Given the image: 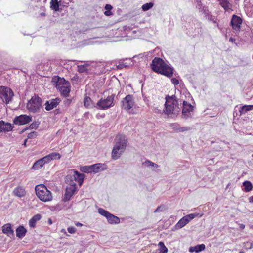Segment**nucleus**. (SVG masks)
<instances>
[{"mask_svg": "<svg viewBox=\"0 0 253 253\" xmlns=\"http://www.w3.org/2000/svg\"><path fill=\"white\" fill-rule=\"evenodd\" d=\"M36 195L42 202H47L52 200L51 192L43 184L37 185L35 187Z\"/></svg>", "mask_w": 253, "mask_h": 253, "instance_id": "5", "label": "nucleus"}, {"mask_svg": "<svg viewBox=\"0 0 253 253\" xmlns=\"http://www.w3.org/2000/svg\"><path fill=\"white\" fill-rule=\"evenodd\" d=\"M41 217L42 216L40 214H37L33 216L29 221L30 227L35 228L36 222L39 221L41 219Z\"/></svg>", "mask_w": 253, "mask_h": 253, "instance_id": "25", "label": "nucleus"}, {"mask_svg": "<svg viewBox=\"0 0 253 253\" xmlns=\"http://www.w3.org/2000/svg\"><path fill=\"white\" fill-rule=\"evenodd\" d=\"M98 212L101 215L105 217L108 223L111 224H118L120 222V218L110 213L103 208H99Z\"/></svg>", "mask_w": 253, "mask_h": 253, "instance_id": "10", "label": "nucleus"}, {"mask_svg": "<svg viewBox=\"0 0 253 253\" xmlns=\"http://www.w3.org/2000/svg\"><path fill=\"white\" fill-rule=\"evenodd\" d=\"M71 2V0H51L50 2V7L55 11H59V6H68V5Z\"/></svg>", "mask_w": 253, "mask_h": 253, "instance_id": "11", "label": "nucleus"}, {"mask_svg": "<svg viewBox=\"0 0 253 253\" xmlns=\"http://www.w3.org/2000/svg\"><path fill=\"white\" fill-rule=\"evenodd\" d=\"M52 82L54 83L56 88L60 92L61 95L64 97L69 96L70 92V84L66 81L63 78L54 77L52 78Z\"/></svg>", "mask_w": 253, "mask_h": 253, "instance_id": "4", "label": "nucleus"}, {"mask_svg": "<svg viewBox=\"0 0 253 253\" xmlns=\"http://www.w3.org/2000/svg\"><path fill=\"white\" fill-rule=\"evenodd\" d=\"M122 105L124 109L129 110L134 105V101L132 95H126L122 101Z\"/></svg>", "mask_w": 253, "mask_h": 253, "instance_id": "15", "label": "nucleus"}, {"mask_svg": "<svg viewBox=\"0 0 253 253\" xmlns=\"http://www.w3.org/2000/svg\"><path fill=\"white\" fill-rule=\"evenodd\" d=\"M154 5L152 2L146 3L142 6V9L144 11H146L151 8Z\"/></svg>", "mask_w": 253, "mask_h": 253, "instance_id": "36", "label": "nucleus"}, {"mask_svg": "<svg viewBox=\"0 0 253 253\" xmlns=\"http://www.w3.org/2000/svg\"><path fill=\"white\" fill-rule=\"evenodd\" d=\"M13 194L15 197L22 198L26 196L27 191L23 186L18 185L14 189Z\"/></svg>", "mask_w": 253, "mask_h": 253, "instance_id": "17", "label": "nucleus"}, {"mask_svg": "<svg viewBox=\"0 0 253 253\" xmlns=\"http://www.w3.org/2000/svg\"><path fill=\"white\" fill-rule=\"evenodd\" d=\"M80 169L81 170V171L84 172H85V173L91 172L90 166H85L82 167H81Z\"/></svg>", "mask_w": 253, "mask_h": 253, "instance_id": "37", "label": "nucleus"}, {"mask_svg": "<svg viewBox=\"0 0 253 253\" xmlns=\"http://www.w3.org/2000/svg\"><path fill=\"white\" fill-rule=\"evenodd\" d=\"M235 39H234V38H230L229 39V41H230V42H235Z\"/></svg>", "mask_w": 253, "mask_h": 253, "instance_id": "46", "label": "nucleus"}, {"mask_svg": "<svg viewBox=\"0 0 253 253\" xmlns=\"http://www.w3.org/2000/svg\"><path fill=\"white\" fill-rule=\"evenodd\" d=\"M49 222H50V223H51V220H50V219L49 220Z\"/></svg>", "mask_w": 253, "mask_h": 253, "instance_id": "52", "label": "nucleus"}, {"mask_svg": "<svg viewBox=\"0 0 253 253\" xmlns=\"http://www.w3.org/2000/svg\"><path fill=\"white\" fill-rule=\"evenodd\" d=\"M170 126L174 131L177 132H184L190 129V128L181 127L180 125L177 123H172L170 124Z\"/></svg>", "mask_w": 253, "mask_h": 253, "instance_id": "23", "label": "nucleus"}, {"mask_svg": "<svg viewBox=\"0 0 253 253\" xmlns=\"http://www.w3.org/2000/svg\"><path fill=\"white\" fill-rule=\"evenodd\" d=\"M12 126L10 123H5L4 121H0V131L9 132L12 129Z\"/></svg>", "mask_w": 253, "mask_h": 253, "instance_id": "21", "label": "nucleus"}, {"mask_svg": "<svg viewBox=\"0 0 253 253\" xmlns=\"http://www.w3.org/2000/svg\"><path fill=\"white\" fill-rule=\"evenodd\" d=\"M67 230H68V232L71 233V234L75 233L76 232V228L75 227H72V226L69 227L67 228Z\"/></svg>", "mask_w": 253, "mask_h": 253, "instance_id": "40", "label": "nucleus"}, {"mask_svg": "<svg viewBox=\"0 0 253 253\" xmlns=\"http://www.w3.org/2000/svg\"><path fill=\"white\" fill-rule=\"evenodd\" d=\"M26 142H27V140H25L24 142V143H23V145L26 146Z\"/></svg>", "mask_w": 253, "mask_h": 253, "instance_id": "49", "label": "nucleus"}, {"mask_svg": "<svg viewBox=\"0 0 253 253\" xmlns=\"http://www.w3.org/2000/svg\"><path fill=\"white\" fill-rule=\"evenodd\" d=\"M2 232L8 236L14 235V231L12 229L11 224L7 223L2 227Z\"/></svg>", "mask_w": 253, "mask_h": 253, "instance_id": "22", "label": "nucleus"}, {"mask_svg": "<svg viewBox=\"0 0 253 253\" xmlns=\"http://www.w3.org/2000/svg\"><path fill=\"white\" fill-rule=\"evenodd\" d=\"M41 15H43L44 16V15H45V13H41Z\"/></svg>", "mask_w": 253, "mask_h": 253, "instance_id": "50", "label": "nucleus"}, {"mask_svg": "<svg viewBox=\"0 0 253 253\" xmlns=\"http://www.w3.org/2000/svg\"><path fill=\"white\" fill-rule=\"evenodd\" d=\"M113 8V7L110 4H106L105 6V9L106 10L104 14H105V15L107 16H111L113 15V13L112 12H111V10Z\"/></svg>", "mask_w": 253, "mask_h": 253, "instance_id": "34", "label": "nucleus"}, {"mask_svg": "<svg viewBox=\"0 0 253 253\" xmlns=\"http://www.w3.org/2000/svg\"><path fill=\"white\" fill-rule=\"evenodd\" d=\"M91 172L97 173L100 171L101 164L100 163L95 164L90 166Z\"/></svg>", "mask_w": 253, "mask_h": 253, "instance_id": "32", "label": "nucleus"}, {"mask_svg": "<svg viewBox=\"0 0 253 253\" xmlns=\"http://www.w3.org/2000/svg\"><path fill=\"white\" fill-rule=\"evenodd\" d=\"M152 70L155 72L171 78L173 74V69L159 57H155L151 64Z\"/></svg>", "mask_w": 253, "mask_h": 253, "instance_id": "1", "label": "nucleus"}, {"mask_svg": "<svg viewBox=\"0 0 253 253\" xmlns=\"http://www.w3.org/2000/svg\"><path fill=\"white\" fill-rule=\"evenodd\" d=\"M242 23V19L236 15L232 16L231 20V26L232 29L235 31L237 33L240 31L241 25Z\"/></svg>", "mask_w": 253, "mask_h": 253, "instance_id": "14", "label": "nucleus"}, {"mask_svg": "<svg viewBox=\"0 0 253 253\" xmlns=\"http://www.w3.org/2000/svg\"><path fill=\"white\" fill-rule=\"evenodd\" d=\"M42 102L41 98L38 96L35 95L28 102L27 108L31 112H38L41 108Z\"/></svg>", "mask_w": 253, "mask_h": 253, "instance_id": "7", "label": "nucleus"}, {"mask_svg": "<svg viewBox=\"0 0 253 253\" xmlns=\"http://www.w3.org/2000/svg\"><path fill=\"white\" fill-rule=\"evenodd\" d=\"M48 155L51 161L54 160H59L61 158V155L59 153L53 152Z\"/></svg>", "mask_w": 253, "mask_h": 253, "instance_id": "35", "label": "nucleus"}, {"mask_svg": "<svg viewBox=\"0 0 253 253\" xmlns=\"http://www.w3.org/2000/svg\"><path fill=\"white\" fill-rule=\"evenodd\" d=\"M253 109V105H245L240 107L239 112L240 114H245L248 111L252 110Z\"/></svg>", "mask_w": 253, "mask_h": 253, "instance_id": "27", "label": "nucleus"}, {"mask_svg": "<svg viewBox=\"0 0 253 253\" xmlns=\"http://www.w3.org/2000/svg\"><path fill=\"white\" fill-rule=\"evenodd\" d=\"M171 83L175 85H177L179 84V80L176 78H173L171 79Z\"/></svg>", "mask_w": 253, "mask_h": 253, "instance_id": "41", "label": "nucleus"}, {"mask_svg": "<svg viewBox=\"0 0 253 253\" xmlns=\"http://www.w3.org/2000/svg\"><path fill=\"white\" fill-rule=\"evenodd\" d=\"M115 94H112L106 99H101L97 103V106L101 110L107 109L114 106V101Z\"/></svg>", "mask_w": 253, "mask_h": 253, "instance_id": "9", "label": "nucleus"}, {"mask_svg": "<svg viewBox=\"0 0 253 253\" xmlns=\"http://www.w3.org/2000/svg\"><path fill=\"white\" fill-rule=\"evenodd\" d=\"M71 176H66L65 177V181L69 185L65 190L63 201L65 202L68 201L70 200L71 197L75 194L77 190V185L75 182H72Z\"/></svg>", "mask_w": 253, "mask_h": 253, "instance_id": "6", "label": "nucleus"}, {"mask_svg": "<svg viewBox=\"0 0 253 253\" xmlns=\"http://www.w3.org/2000/svg\"><path fill=\"white\" fill-rule=\"evenodd\" d=\"M89 64L85 63L83 65H78V71L79 73L86 72L88 70Z\"/></svg>", "mask_w": 253, "mask_h": 253, "instance_id": "30", "label": "nucleus"}, {"mask_svg": "<svg viewBox=\"0 0 253 253\" xmlns=\"http://www.w3.org/2000/svg\"><path fill=\"white\" fill-rule=\"evenodd\" d=\"M41 159L43 161V163L44 164H48L51 161V160H50V157H49V155H47L44 156V157H43V158H42Z\"/></svg>", "mask_w": 253, "mask_h": 253, "instance_id": "38", "label": "nucleus"}, {"mask_svg": "<svg viewBox=\"0 0 253 253\" xmlns=\"http://www.w3.org/2000/svg\"><path fill=\"white\" fill-rule=\"evenodd\" d=\"M240 228L242 229H244L245 228V225L243 224H241L240 226Z\"/></svg>", "mask_w": 253, "mask_h": 253, "instance_id": "48", "label": "nucleus"}, {"mask_svg": "<svg viewBox=\"0 0 253 253\" xmlns=\"http://www.w3.org/2000/svg\"><path fill=\"white\" fill-rule=\"evenodd\" d=\"M193 110V106L188 103L187 101H184L183 102L182 115L185 117H188L189 114Z\"/></svg>", "mask_w": 253, "mask_h": 253, "instance_id": "20", "label": "nucleus"}, {"mask_svg": "<svg viewBox=\"0 0 253 253\" xmlns=\"http://www.w3.org/2000/svg\"><path fill=\"white\" fill-rule=\"evenodd\" d=\"M249 202L250 203H253V195L251 196L249 198Z\"/></svg>", "mask_w": 253, "mask_h": 253, "instance_id": "44", "label": "nucleus"}, {"mask_svg": "<svg viewBox=\"0 0 253 253\" xmlns=\"http://www.w3.org/2000/svg\"><path fill=\"white\" fill-rule=\"evenodd\" d=\"M243 185L244 187V191L248 192L251 191L253 189V185L249 181H246L243 183Z\"/></svg>", "mask_w": 253, "mask_h": 253, "instance_id": "29", "label": "nucleus"}, {"mask_svg": "<svg viewBox=\"0 0 253 253\" xmlns=\"http://www.w3.org/2000/svg\"><path fill=\"white\" fill-rule=\"evenodd\" d=\"M145 163L147 164V166L154 167L156 168L158 167V165L149 160H147L145 162Z\"/></svg>", "mask_w": 253, "mask_h": 253, "instance_id": "39", "label": "nucleus"}, {"mask_svg": "<svg viewBox=\"0 0 253 253\" xmlns=\"http://www.w3.org/2000/svg\"><path fill=\"white\" fill-rule=\"evenodd\" d=\"M160 206H158L157 207V208L156 209V210L154 211L155 212H159L160 210Z\"/></svg>", "mask_w": 253, "mask_h": 253, "instance_id": "45", "label": "nucleus"}, {"mask_svg": "<svg viewBox=\"0 0 253 253\" xmlns=\"http://www.w3.org/2000/svg\"><path fill=\"white\" fill-rule=\"evenodd\" d=\"M60 101L61 100L59 98H56L55 99H52L47 101L45 104V110L47 111H50L53 109L59 104Z\"/></svg>", "mask_w": 253, "mask_h": 253, "instance_id": "18", "label": "nucleus"}, {"mask_svg": "<svg viewBox=\"0 0 253 253\" xmlns=\"http://www.w3.org/2000/svg\"><path fill=\"white\" fill-rule=\"evenodd\" d=\"M33 135H36V132H33L32 133H30L28 135V138H31V137H32Z\"/></svg>", "mask_w": 253, "mask_h": 253, "instance_id": "42", "label": "nucleus"}, {"mask_svg": "<svg viewBox=\"0 0 253 253\" xmlns=\"http://www.w3.org/2000/svg\"><path fill=\"white\" fill-rule=\"evenodd\" d=\"M84 104L86 108H89L93 106V102L91 98L88 96H86L84 99Z\"/></svg>", "mask_w": 253, "mask_h": 253, "instance_id": "31", "label": "nucleus"}, {"mask_svg": "<svg viewBox=\"0 0 253 253\" xmlns=\"http://www.w3.org/2000/svg\"><path fill=\"white\" fill-rule=\"evenodd\" d=\"M67 176H73L71 179L72 182H75V183L77 182L80 186L82 185L85 178L84 174L80 173L75 169H71L70 173Z\"/></svg>", "mask_w": 253, "mask_h": 253, "instance_id": "12", "label": "nucleus"}, {"mask_svg": "<svg viewBox=\"0 0 253 253\" xmlns=\"http://www.w3.org/2000/svg\"><path fill=\"white\" fill-rule=\"evenodd\" d=\"M13 96V92L10 88L3 86H0V98L4 103H9Z\"/></svg>", "mask_w": 253, "mask_h": 253, "instance_id": "8", "label": "nucleus"}, {"mask_svg": "<svg viewBox=\"0 0 253 253\" xmlns=\"http://www.w3.org/2000/svg\"><path fill=\"white\" fill-rule=\"evenodd\" d=\"M115 140L116 144L112 151V158L114 160H117L120 158L126 149L127 143V139L124 135H117Z\"/></svg>", "mask_w": 253, "mask_h": 253, "instance_id": "2", "label": "nucleus"}, {"mask_svg": "<svg viewBox=\"0 0 253 253\" xmlns=\"http://www.w3.org/2000/svg\"><path fill=\"white\" fill-rule=\"evenodd\" d=\"M75 225H76V226H77V227H81V226H83V224H82V223H80V222H76V223H75Z\"/></svg>", "mask_w": 253, "mask_h": 253, "instance_id": "43", "label": "nucleus"}, {"mask_svg": "<svg viewBox=\"0 0 253 253\" xmlns=\"http://www.w3.org/2000/svg\"><path fill=\"white\" fill-rule=\"evenodd\" d=\"M164 113L168 115L176 114L180 111L178 100L175 95H167Z\"/></svg>", "mask_w": 253, "mask_h": 253, "instance_id": "3", "label": "nucleus"}, {"mask_svg": "<svg viewBox=\"0 0 253 253\" xmlns=\"http://www.w3.org/2000/svg\"><path fill=\"white\" fill-rule=\"evenodd\" d=\"M217 1L225 11L229 12L232 11V4L229 0H217Z\"/></svg>", "mask_w": 253, "mask_h": 253, "instance_id": "19", "label": "nucleus"}, {"mask_svg": "<svg viewBox=\"0 0 253 253\" xmlns=\"http://www.w3.org/2000/svg\"><path fill=\"white\" fill-rule=\"evenodd\" d=\"M205 249V245L204 244L197 245L194 247H191L189 251L191 253H193L194 252L198 253L204 250Z\"/></svg>", "mask_w": 253, "mask_h": 253, "instance_id": "26", "label": "nucleus"}, {"mask_svg": "<svg viewBox=\"0 0 253 253\" xmlns=\"http://www.w3.org/2000/svg\"><path fill=\"white\" fill-rule=\"evenodd\" d=\"M158 245L159 246V253H167L168 249L163 242H160Z\"/></svg>", "mask_w": 253, "mask_h": 253, "instance_id": "33", "label": "nucleus"}, {"mask_svg": "<svg viewBox=\"0 0 253 253\" xmlns=\"http://www.w3.org/2000/svg\"><path fill=\"white\" fill-rule=\"evenodd\" d=\"M240 253H245L243 251H240Z\"/></svg>", "mask_w": 253, "mask_h": 253, "instance_id": "51", "label": "nucleus"}, {"mask_svg": "<svg viewBox=\"0 0 253 253\" xmlns=\"http://www.w3.org/2000/svg\"><path fill=\"white\" fill-rule=\"evenodd\" d=\"M44 165L43 161L42 159H40L34 163L32 169L34 170H38L41 169Z\"/></svg>", "mask_w": 253, "mask_h": 253, "instance_id": "28", "label": "nucleus"}, {"mask_svg": "<svg viewBox=\"0 0 253 253\" xmlns=\"http://www.w3.org/2000/svg\"><path fill=\"white\" fill-rule=\"evenodd\" d=\"M32 121V118L27 115H21L16 117L14 120L15 125H23L29 123Z\"/></svg>", "mask_w": 253, "mask_h": 253, "instance_id": "16", "label": "nucleus"}, {"mask_svg": "<svg viewBox=\"0 0 253 253\" xmlns=\"http://www.w3.org/2000/svg\"><path fill=\"white\" fill-rule=\"evenodd\" d=\"M198 214L191 213L183 216L181 218L178 223L176 224V226L177 228H181L185 226L190 221L197 216Z\"/></svg>", "mask_w": 253, "mask_h": 253, "instance_id": "13", "label": "nucleus"}, {"mask_svg": "<svg viewBox=\"0 0 253 253\" xmlns=\"http://www.w3.org/2000/svg\"><path fill=\"white\" fill-rule=\"evenodd\" d=\"M27 233V230L23 226H19L16 230V236L19 238L24 237Z\"/></svg>", "mask_w": 253, "mask_h": 253, "instance_id": "24", "label": "nucleus"}, {"mask_svg": "<svg viewBox=\"0 0 253 253\" xmlns=\"http://www.w3.org/2000/svg\"><path fill=\"white\" fill-rule=\"evenodd\" d=\"M34 126H35V125H34V124H31L30 125V127L31 128H34Z\"/></svg>", "mask_w": 253, "mask_h": 253, "instance_id": "47", "label": "nucleus"}]
</instances>
